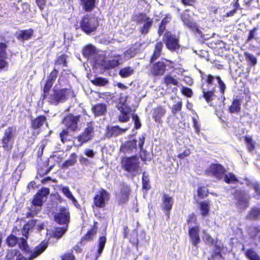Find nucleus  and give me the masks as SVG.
I'll list each match as a JSON object with an SVG mask.
<instances>
[{"instance_id": "obj_28", "label": "nucleus", "mask_w": 260, "mask_h": 260, "mask_svg": "<svg viewBox=\"0 0 260 260\" xmlns=\"http://www.w3.org/2000/svg\"><path fill=\"white\" fill-rule=\"evenodd\" d=\"M120 112V114L118 116V121L120 122H126L129 120V113L131 108L126 105H123L118 108Z\"/></svg>"}, {"instance_id": "obj_14", "label": "nucleus", "mask_w": 260, "mask_h": 260, "mask_svg": "<svg viewBox=\"0 0 260 260\" xmlns=\"http://www.w3.org/2000/svg\"><path fill=\"white\" fill-rule=\"evenodd\" d=\"M131 188L129 185L125 183H122L120 186V191L117 195V201L119 205H123L129 199L131 194Z\"/></svg>"}, {"instance_id": "obj_36", "label": "nucleus", "mask_w": 260, "mask_h": 260, "mask_svg": "<svg viewBox=\"0 0 260 260\" xmlns=\"http://www.w3.org/2000/svg\"><path fill=\"white\" fill-rule=\"evenodd\" d=\"M79 1L83 9L86 12H90L95 8L96 0Z\"/></svg>"}, {"instance_id": "obj_30", "label": "nucleus", "mask_w": 260, "mask_h": 260, "mask_svg": "<svg viewBox=\"0 0 260 260\" xmlns=\"http://www.w3.org/2000/svg\"><path fill=\"white\" fill-rule=\"evenodd\" d=\"M172 16L171 14L167 13L165 14L164 17L161 19L160 22L158 25L157 29V34L159 36H161L164 34L166 29V25L170 23L172 20Z\"/></svg>"}, {"instance_id": "obj_13", "label": "nucleus", "mask_w": 260, "mask_h": 260, "mask_svg": "<svg viewBox=\"0 0 260 260\" xmlns=\"http://www.w3.org/2000/svg\"><path fill=\"white\" fill-rule=\"evenodd\" d=\"M94 136V127L90 123L87 124L83 131L78 135L76 137L77 140L80 142L79 146H82L83 144L87 143L91 140Z\"/></svg>"}, {"instance_id": "obj_27", "label": "nucleus", "mask_w": 260, "mask_h": 260, "mask_svg": "<svg viewBox=\"0 0 260 260\" xmlns=\"http://www.w3.org/2000/svg\"><path fill=\"white\" fill-rule=\"evenodd\" d=\"M145 134L142 135L138 139V148L139 149L140 157L142 161H146L149 155L148 151L144 148L145 142Z\"/></svg>"}, {"instance_id": "obj_6", "label": "nucleus", "mask_w": 260, "mask_h": 260, "mask_svg": "<svg viewBox=\"0 0 260 260\" xmlns=\"http://www.w3.org/2000/svg\"><path fill=\"white\" fill-rule=\"evenodd\" d=\"M179 40V36L172 34L170 31H166L163 37L166 48L172 52H177L180 48Z\"/></svg>"}, {"instance_id": "obj_5", "label": "nucleus", "mask_w": 260, "mask_h": 260, "mask_svg": "<svg viewBox=\"0 0 260 260\" xmlns=\"http://www.w3.org/2000/svg\"><path fill=\"white\" fill-rule=\"evenodd\" d=\"M121 164L122 169L129 173L136 172L140 168V161L137 155L122 157Z\"/></svg>"}, {"instance_id": "obj_3", "label": "nucleus", "mask_w": 260, "mask_h": 260, "mask_svg": "<svg viewBox=\"0 0 260 260\" xmlns=\"http://www.w3.org/2000/svg\"><path fill=\"white\" fill-rule=\"evenodd\" d=\"M99 25L98 19L89 14L84 15L79 22V28L87 35L95 31Z\"/></svg>"}, {"instance_id": "obj_53", "label": "nucleus", "mask_w": 260, "mask_h": 260, "mask_svg": "<svg viewBox=\"0 0 260 260\" xmlns=\"http://www.w3.org/2000/svg\"><path fill=\"white\" fill-rule=\"evenodd\" d=\"M2 147L3 149L7 151H10L13 148L14 141L2 138Z\"/></svg>"}, {"instance_id": "obj_57", "label": "nucleus", "mask_w": 260, "mask_h": 260, "mask_svg": "<svg viewBox=\"0 0 260 260\" xmlns=\"http://www.w3.org/2000/svg\"><path fill=\"white\" fill-rule=\"evenodd\" d=\"M6 243L10 247H14L18 242V238L13 234L9 235L6 238Z\"/></svg>"}, {"instance_id": "obj_38", "label": "nucleus", "mask_w": 260, "mask_h": 260, "mask_svg": "<svg viewBox=\"0 0 260 260\" xmlns=\"http://www.w3.org/2000/svg\"><path fill=\"white\" fill-rule=\"evenodd\" d=\"M96 53L95 48L91 45H87L85 46L82 50V55L87 58H89Z\"/></svg>"}, {"instance_id": "obj_24", "label": "nucleus", "mask_w": 260, "mask_h": 260, "mask_svg": "<svg viewBox=\"0 0 260 260\" xmlns=\"http://www.w3.org/2000/svg\"><path fill=\"white\" fill-rule=\"evenodd\" d=\"M58 75V71L56 68H54L52 71L49 73L45 84L43 87V90H44L45 92L47 91H50L54 82L55 81Z\"/></svg>"}, {"instance_id": "obj_33", "label": "nucleus", "mask_w": 260, "mask_h": 260, "mask_svg": "<svg viewBox=\"0 0 260 260\" xmlns=\"http://www.w3.org/2000/svg\"><path fill=\"white\" fill-rule=\"evenodd\" d=\"M34 34L32 28L20 30L16 35V38L19 41H25L30 39Z\"/></svg>"}, {"instance_id": "obj_59", "label": "nucleus", "mask_w": 260, "mask_h": 260, "mask_svg": "<svg viewBox=\"0 0 260 260\" xmlns=\"http://www.w3.org/2000/svg\"><path fill=\"white\" fill-rule=\"evenodd\" d=\"M67 230L68 226H67L62 227H57L54 231L53 236L56 238H60L66 233Z\"/></svg>"}, {"instance_id": "obj_9", "label": "nucleus", "mask_w": 260, "mask_h": 260, "mask_svg": "<svg viewBox=\"0 0 260 260\" xmlns=\"http://www.w3.org/2000/svg\"><path fill=\"white\" fill-rule=\"evenodd\" d=\"M80 117V115H74L70 113L62 119V123L64 125L67 129L75 132L79 129L78 122Z\"/></svg>"}, {"instance_id": "obj_16", "label": "nucleus", "mask_w": 260, "mask_h": 260, "mask_svg": "<svg viewBox=\"0 0 260 260\" xmlns=\"http://www.w3.org/2000/svg\"><path fill=\"white\" fill-rule=\"evenodd\" d=\"M174 204L173 198L168 194L164 193L162 196L161 208L165 212L167 218L169 219L170 216L171 211Z\"/></svg>"}, {"instance_id": "obj_29", "label": "nucleus", "mask_w": 260, "mask_h": 260, "mask_svg": "<svg viewBox=\"0 0 260 260\" xmlns=\"http://www.w3.org/2000/svg\"><path fill=\"white\" fill-rule=\"evenodd\" d=\"M91 111L95 117L105 115L107 112V106L104 103H98L92 107Z\"/></svg>"}, {"instance_id": "obj_64", "label": "nucleus", "mask_w": 260, "mask_h": 260, "mask_svg": "<svg viewBox=\"0 0 260 260\" xmlns=\"http://www.w3.org/2000/svg\"><path fill=\"white\" fill-rule=\"evenodd\" d=\"M252 187L253 189L254 190V198L257 199H259L260 197V185L259 184L256 182L252 183Z\"/></svg>"}, {"instance_id": "obj_51", "label": "nucleus", "mask_w": 260, "mask_h": 260, "mask_svg": "<svg viewBox=\"0 0 260 260\" xmlns=\"http://www.w3.org/2000/svg\"><path fill=\"white\" fill-rule=\"evenodd\" d=\"M68 56L66 54H62L58 56L54 60L55 65H62L64 67L68 66Z\"/></svg>"}, {"instance_id": "obj_50", "label": "nucleus", "mask_w": 260, "mask_h": 260, "mask_svg": "<svg viewBox=\"0 0 260 260\" xmlns=\"http://www.w3.org/2000/svg\"><path fill=\"white\" fill-rule=\"evenodd\" d=\"M59 138L61 142L64 144L71 141L70 135L69 130L64 128L61 131L59 134Z\"/></svg>"}, {"instance_id": "obj_45", "label": "nucleus", "mask_w": 260, "mask_h": 260, "mask_svg": "<svg viewBox=\"0 0 260 260\" xmlns=\"http://www.w3.org/2000/svg\"><path fill=\"white\" fill-rule=\"evenodd\" d=\"M244 140L246 143L248 151L249 152L253 151L255 148V141L253 140L252 137L248 135L245 136L244 137Z\"/></svg>"}, {"instance_id": "obj_19", "label": "nucleus", "mask_w": 260, "mask_h": 260, "mask_svg": "<svg viewBox=\"0 0 260 260\" xmlns=\"http://www.w3.org/2000/svg\"><path fill=\"white\" fill-rule=\"evenodd\" d=\"M129 229L127 225H124L123 228L122 234L124 239L128 238L129 241L134 246H137L139 243L138 234L137 230H133L128 236Z\"/></svg>"}, {"instance_id": "obj_22", "label": "nucleus", "mask_w": 260, "mask_h": 260, "mask_svg": "<svg viewBox=\"0 0 260 260\" xmlns=\"http://www.w3.org/2000/svg\"><path fill=\"white\" fill-rule=\"evenodd\" d=\"M137 140L135 139L126 140L120 146V150L124 153H130L137 149Z\"/></svg>"}, {"instance_id": "obj_10", "label": "nucleus", "mask_w": 260, "mask_h": 260, "mask_svg": "<svg viewBox=\"0 0 260 260\" xmlns=\"http://www.w3.org/2000/svg\"><path fill=\"white\" fill-rule=\"evenodd\" d=\"M206 174L215 177L218 180L223 178L226 170L222 165L218 163H212L206 170Z\"/></svg>"}, {"instance_id": "obj_56", "label": "nucleus", "mask_w": 260, "mask_h": 260, "mask_svg": "<svg viewBox=\"0 0 260 260\" xmlns=\"http://www.w3.org/2000/svg\"><path fill=\"white\" fill-rule=\"evenodd\" d=\"M91 82L94 85L98 86H104L108 84L109 81L107 78L103 77H96L91 80Z\"/></svg>"}, {"instance_id": "obj_35", "label": "nucleus", "mask_w": 260, "mask_h": 260, "mask_svg": "<svg viewBox=\"0 0 260 260\" xmlns=\"http://www.w3.org/2000/svg\"><path fill=\"white\" fill-rule=\"evenodd\" d=\"M242 101L241 99H234L231 105L228 108V111L230 113H239L241 111Z\"/></svg>"}, {"instance_id": "obj_31", "label": "nucleus", "mask_w": 260, "mask_h": 260, "mask_svg": "<svg viewBox=\"0 0 260 260\" xmlns=\"http://www.w3.org/2000/svg\"><path fill=\"white\" fill-rule=\"evenodd\" d=\"M162 48L163 44L161 41H159L156 43L153 53L149 58V61L150 63H153L155 60H156L160 56L162 53Z\"/></svg>"}, {"instance_id": "obj_23", "label": "nucleus", "mask_w": 260, "mask_h": 260, "mask_svg": "<svg viewBox=\"0 0 260 260\" xmlns=\"http://www.w3.org/2000/svg\"><path fill=\"white\" fill-rule=\"evenodd\" d=\"M128 127L121 128L118 125L108 126L106 128V136L108 138L116 137L127 131Z\"/></svg>"}, {"instance_id": "obj_58", "label": "nucleus", "mask_w": 260, "mask_h": 260, "mask_svg": "<svg viewBox=\"0 0 260 260\" xmlns=\"http://www.w3.org/2000/svg\"><path fill=\"white\" fill-rule=\"evenodd\" d=\"M197 193L200 199H203L208 196V189L205 186H199L197 189Z\"/></svg>"}, {"instance_id": "obj_11", "label": "nucleus", "mask_w": 260, "mask_h": 260, "mask_svg": "<svg viewBox=\"0 0 260 260\" xmlns=\"http://www.w3.org/2000/svg\"><path fill=\"white\" fill-rule=\"evenodd\" d=\"M54 220L59 224L65 225L68 226L70 220V213L68 208L61 206L59 212L54 216Z\"/></svg>"}, {"instance_id": "obj_47", "label": "nucleus", "mask_w": 260, "mask_h": 260, "mask_svg": "<svg viewBox=\"0 0 260 260\" xmlns=\"http://www.w3.org/2000/svg\"><path fill=\"white\" fill-rule=\"evenodd\" d=\"M164 83L167 86L171 85L178 86L179 82L170 74H167L163 78Z\"/></svg>"}, {"instance_id": "obj_4", "label": "nucleus", "mask_w": 260, "mask_h": 260, "mask_svg": "<svg viewBox=\"0 0 260 260\" xmlns=\"http://www.w3.org/2000/svg\"><path fill=\"white\" fill-rule=\"evenodd\" d=\"M234 203L241 210H246L249 206L251 196L241 189H236L233 193Z\"/></svg>"}, {"instance_id": "obj_15", "label": "nucleus", "mask_w": 260, "mask_h": 260, "mask_svg": "<svg viewBox=\"0 0 260 260\" xmlns=\"http://www.w3.org/2000/svg\"><path fill=\"white\" fill-rule=\"evenodd\" d=\"M98 230V222L94 220L91 227L87 231L86 233L81 238L79 244L81 245H85L87 242L93 240L94 237L96 234Z\"/></svg>"}, {"instance_id": "obj_46", "label": "nucleus", "mask_w": 260, "mask_h": 260, "mask_svg": "<svg viewBox=\"0 0 260 260\" xmlns=\"http://www.w3.org/2000/svg\"><path fill=\"white\" fill-rule=\"evenodd\" d=\"M15 132L16 130L15 127L12 126H9L5 130L4 135L2 138L14 141Z\"/></svg>"}, {"instance_id": "obj_43", "label": "nucleus", "mask_w": 260, "mask_h": 260, "mask_svg": "<svg viewBox=\"0 0 260 260\" xmlns=\"http://www.w3.org/2000/svg\"><path fill=\"white\" fill-rule=\"evenodd\" d=\"M36 224L35 220H31L27 222L23 226L22 230V234L23 236L25 237L24 238L28 239V233L30 229L32 228V227Z\"/></svg>"}, {"instance_id": "obj_48", "label": "nucleus", "mask_w": 260, "mask_h": 260, "mask_svg": "<svg viewBox=\"0 0 260 260\" xmlns=\"http://www.w3.org/2000/svg\"><path fill=\"white\" fill-rule=\"evenodd\" d=\"M245 255L249 260H260V256L253 248L247 249Z\"/></svg>"}, {"instance_id": "obj_52", "label": "nucleus", "mask_w": 260, "mask_h": 260, "mask_svg": "<svg viewBox=\"0 0 260 260\" xmlns=\"http://www.w3.org/2000/svg\"><path fill=\"white\" fill-rule=\"evenodd\" d=\"M107 241V239L106 236H101L99 238L98 241V254L96 256H100L101 253H102L104 247L105 246V244Z\"/></svg>"}, {"instance_id": "obj_63", "label": "nucleus", "mask_w": 260, "mask_h": 260, "mask_svg": "<svg viewBox=\"0 0 260 260\" xmlns=\"http://www.w3.org/2000/svg\"><path fill=\"white\" fill-rule=\"evenodd\" d=\"M7 45L4 42H0V58H7Z\"/></svg>"}, {"instance_id": "obj_44", "label": "nucleus", "mask_w": 260, "mask_h": 260, "mask_svg": "<svg viewBox=\"0 0 260 260\" xmlns=\"http://www.w3.org/2000/svg\"><path fill=\"white\" fill-rule=\"evenodd\" d=\"M247 218L251 220H256L260 218V208H252L247 215Z\"/></svg>"}, {"instance_id": "obj_54", "label": "nucleus", "mask_w": 260, "mask_h": 260, "mask_svg": "<svg viewBox=\"0 0 260 260\" xmlns=\"http://www.w3.org/2000/svg\"><path fill=\"white\" fill-rule=\"evenodd\" d=\"M134 72V69L131 67H126L120 70L119 74L122 78H126Z\"/></svg>"}, {"instance_id": "obj_18", "label": "nucleus", "mask_w": 260, "mask_h": 260, "mask_svg": "<svg viewBox=\"0 0 260 260\" xmlns=\"http://www.w3.org/2000/svg\"><path fill=\"white\" fill-rule=\"evenodd\" d=\"M181 18L184 25L191 31L199 34H202V31L199 28L197 23L188 14H184L181 15Z\"/></svg>"}, {"instance_id": "obj_34", "label": "nucleus", "mask_w": 260, "mask_h": 260, "mask_svg": "<svg viewBox=\"0 0 260 260\" xmlns=\"http://www.w3.org/2000/svg\"><path fill=\"white\" fill-rule=\"evenodd\" d=\"M119 64V62L118 59H102L101 61V66L105 70L114 69L118 67Z\"/></svg>"}, {"instance_id": "obj_1", "label": "nucleus", "mask_w": 260, "mask_h": 260, "mask_svg": "<svg viewBox=\"0 0 260 260\" xmlns=\"http://www.w3.org/2000/svg\"><path fill=\"white\" fill-rule=\"evenodd\" d=\"M49 91H47V92H45L44 90H43L42 99H46L50 104L57 106L60 103L65 102L68 99V95L72 91L70 88H53L51 93H49Z\"/></svg>"}, {"instance_id": "obj_41", "label": "nucleus", "mask_w": 260, "mask_h": 260, "mask_svg": "<svg viewBox=\"0 0 260 260\" xmlns=\"http://www.w3.org/2000/svg\"><path fill=\"white\" fill-rule=\"evenodd\" d=\"M224 181L227 184H236L239 182L237 176L233 173L224 174L223 178Z\"/></svg>"}, {"instance_id": "obj_55", "label": "nucleus", "mask_w": 260, "mask_h": 260, "mask_svg": "<svg viewBox=\"0 0 260 260\" xmlns=\"http://www.w3.org/2000/svg\"><path fill=\"white\" fill-rule=\"evenodd\" d=\"M186 223L188 225L191 226H192V225H194V226L200 225L198 221L197 217L193 212L188 215L186 219Z\"/></svg>"}, {"instance_id": "obj_17", "label": "nucleus", "mask_w": 260, "mask_h": 260, "mask_svg": "<svg viewBox=\"0 0 260 260\" xmlns=\"http://www.w3.org/2000/svg\"><path fill=\"white\" fill-rule=\"evenodd\" d=\"M49 188L47 187L39 189L34 196L31 204L34 206H42L43 204V198L46 197L49 194Z\"/></svg>"}, {"instance_id": "obj_2", "label": "nucleus", "mask_w": 260, "mask_h": 260, "mask_svg": "<svg viewBox=\"0 0 260 260\" xmlns=\"http://www.w3.org/2000/svg\"><path fill=\"white\" fill-rule=\"evenodd\" d=\"M173 61L166 58L151 63L149 69V74L152 77H160L163 76L168 70L167 68L173 69L174 67L171 65Z\"/></svg>"}, {"instance_id": "obj_7", "label": "nucleus", "mask_w": 260, "mask_h": 260, "mask_svg": "<svg viewBox=\"0 0 260 260\" xmlns=\"http://www.w3.org/2000/svg\"><path fill=\"white\" fill-rule=\"evenodd\" d=\"M109 193L106 189L104 188H101L95 193L93 198V202L91 205L92 209L105 208L107 203L109 200Z\"/></svg>"}, {"instance_id": "obj_20", "label": "nucleus", "mask_w": 260, "mask_h": 260, "mask_svg": "<svg viewBox=\"0 0 260 260\" xmlns=\"http://www.w3.org/2000/svg\"><path fill=\"white\" fill-rule=\"evenodd\" d=\"M200 233V225L191 226L188 229V235L193 246L198 247L201 242Z\"/></svg>"}, {"instance_id": "obj_32", "label": "nucleus", "mask_w": 260, "mask_h": 260, "mask_svg": "<svg viewBox=\"0 0 260 260\" xmlns=\"http://www.w3.org/2000/svg\"><path fill=\"white\" fill-rule=\"evenodd\" d=\"M60 190L64 194V196H66L68 199L70 200L72 202L74 205L77 209H81L80 205L78 203V201L73 195L72 192L70 190V188L68 186H63L60 189Z\"/></svg>"}, {"instance_id": "obj_40", "label": "nucleus", "mask_w": 260, "mask_h": 260, "mask_svg": "<svg viewBox=\"0 0 260 260\" xmlns=\"http://www.w3.org/2000/svg\"><path fill=\"white\" fill-rule=\"evenodd\" d=\"M77 157V154L75 152L72 153L70 155V158L62 163L61 165V168L65 169H67L70 166H74L76 163Z\"/></svg>"}, {"instance_id": "obj_12", "label": "nucleus", "mask_w": 260, "mask_h": 260, "mask_svg": "<svg viewBox=\"0 0 260 260\" xmlns=\"http://www.w3.org/2000/svg\"><path fill=\"white\" fill-rule=\"evenodd\" d=\"M201 74V78L203 82H202V86H204L205 84H206L208 86L212 85L213 84V81L215 79L217 80V82L219 84V88L220 89V92L222 94H223L226 87L224 82L221 80V78L219 76L214 77L211 74H208L206 75L204 73L200 71Z\"/></svg>"}, {"instance_id": "obj_39", "label": "nucleus", "mask_w": 260, "mask_h": 260, "mask_svg": "<svg viewBox=\"0 0 260 260\" xmlns=\"http://www.w3.org/2000/svg\"><path fill=\"white\" fill-rule=\"evenodd\" d=\"M47 246L48 244L47 243H42L40 244L36 247L35 250L32 252H31V254L28 257L29 259H31L39 255L46 249Z\"/></svg>"}, {"instance_id": "obj_26", "label": "nucleus", "mask_w": 260, "mask_h": 260, "mask_svg": "<svg viewBox=\"0 0 260 260\" xmlns=\"http://www.w3.org/2000/svg\"><path fill=\"white\" fill-rule=\"evenodd\" d=\"M166 114V110L165 107L159 105L152 110V115L154 121L156 122L161 123L162 118L165 117Z\"/></svg>"}, {"instance_id": "obj_8", "label": "nucleus", "mask_w": 260, "mask_h": 260, "mask_svg": "<svg viewBox=\"0 0 260 260\" xmlns=\"http://www.w3.org/2000/svg\"><path fill=\"white\" fill-rule=\"evenodd\" d=\"M135 21L137 24L143 25L140 27V32L142 35L147 34L152 26L153 19L148 16L145 13H139L135 16Z\"/></svg>"}, {"instance_id": "obj_37", "label": "nucleus", "mask_w": 260, "mask_h": 260, "mask_svg": "<svg viewBox=\"0 0 260 260\" xmlns=\"http://www.w3.org/2000/svg\"><path fill=\"white\" fill-rule=\"evenodd\" d=\"M202 92V97L208 104L210 103L214 99V98L216 96L215 94V87L212 88L211 90H208L207 89L203 87Z\"/></svg>"}, {"instance_id": "obj_49", "label": "nucleus", "mask_w": 260, "mask_h": 260, "mask_svg": "<svg viewBox=\"0 0 260 260\" xmlns=\"http://www.w3.org/2000/svg\"><path fill=\"white\" fill-rule=\"evenodd\" d=\"M200 209L203 216L208 215L210 211L209 202L206 201L201 202L200 203Z\"/></svg>"}, {"instance_id": "obj_62", "label": "nucleus", "mask_w": 260, "mask_h": 260, "mask_svg": "<svg viewBox=\"0 0 260 260\" xmlns=\"http://www.w3.org/2000/svg\"><path fill=\"white\" fill-rule=\"evenodd\" d=\"M61 260H75V256L73 253L72 249L64 253L61 256Z\"/></svg>"}, {"instance_id": "obj_25", "label": "nucleus", "mask_w": 260, "mask_h": 260, "mask_svg": "<svg viewBox=\"0 0 260 260\" xmlns=\"http://www.w3.org/2000/svg\"><path fill=\"white\" fill-rule=\"evenodd\" d=\"M47 123V117L44 115L37 116L35 118L30 119V127L31 129L36 130L41 128L43 125Z\"/></svg>"}, {"instance_id": "obj_61", "label": "nucleus", "mask_w": 260, "mask_h": 260, "mask_svg": "<svg viewBox=\"0 0 260 260\" xmlns=\"http://www.w3.org/2000/svg\"><path fill=\"white\" fill-rule=\"evenodd\" d=\"M26 238H21L20 243L19 244V248L25 252H29L30 251L29 247L28 246Z\"/></svg>"}, {"instance_id": "obj_42", "label": "nucleus", "mask_w": 260, "mask_h": 260, "mask_svg": "<svg viewBox=\"0 0 260 260\" xmlns=\"http://www.w3.org/2000/svg\"><path fill=\"white\" fill-rule=\"evenodd\" d=\"M142 185L143 189L146 191L149 190L151 188L149 175L145 171L142 173Z\"/></svg>"}, {"instance_id": "obj_21", "label": "nucleus", "mask_w": 260, "mask_h": 260, "mask_svg": "<svg viewBox=\"0 0 260 260\" xmlns=\"http://www.w3.org/2000/svg\"><path fill=\"white\" fill-rule=\"evenodd\" d=\"M49 163L50 159L49 158H47L39 165L38 168H37V174L39 175L40 177H42L47 175L54 167L55 165L49 166Z\"/></svg>"}, {"instance_id": "obj_60", "label": "nucleus", "mask_w": 260, "mask_h": 260, "mask_svg": "<svg viewBox=\"0 0 260 260\" xmlns=\"http://www.w3.org/2000/svg\"><path fill=\"white\" fill-rule=\"evenodd\" d=\"M244 56L247 61L249 62L251 66H254L256 64L257 59L254 55L248 52H244Z\"/></svg>"}]
</instances>
